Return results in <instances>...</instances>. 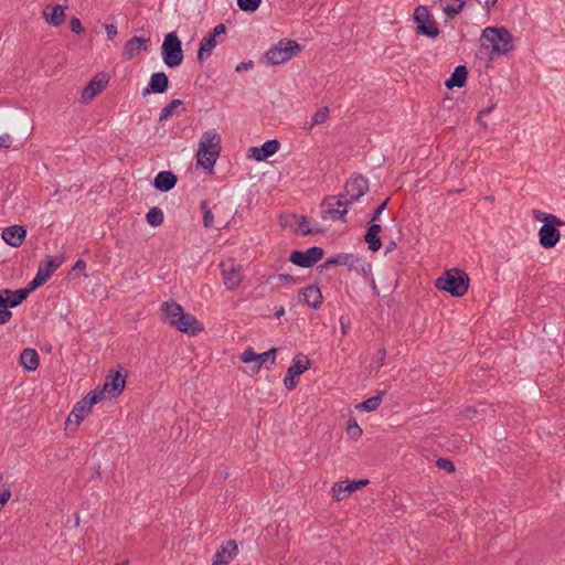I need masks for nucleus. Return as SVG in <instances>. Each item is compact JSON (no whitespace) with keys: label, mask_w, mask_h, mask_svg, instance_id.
I'll list each match as a JSON object with an SVG mask.
<instances>
[{"label":"nucleus","mask_w":565,"mask_h":565,"mask_svg":"<svg viewBox=\"0 0 565 565\" xmlns=\"http://www.w3.org/2000/svg\"><path fill=\"white\" fill-rule=\"evenodd\" d=\"M9 309L7 301L0 294V324H4L12 319V312Z\"/></svg>","instance_id":"37998d69"},{"label":"nucleus","mask_w":565,"mask_h":565,"mask_svg":"<svg viewBox=\"0 0 565 565\" xmlns=\"http://www.w3.org/2000/svg\"><path fill=\"white\" fill-rule=\"evenodd\" d=\"M477 414V409L473 406H467L462 411V416L466 419H472Z\"/></svg>","instance_id":"bf43d9fd"},{"label":"nucleus","mask_w":565,"mask_h":565,"mask_svg":"<svg viewBox=\"0 0 565 565\" xmlns=\"http://www.w3.org/2000/svg\"><path fill=\"white\" fill-rule=\"evenodd\" d=\"M26 236V228L22 225H11L2 231V239L12 247H20Z\"/></svg>","instance_id":"f3484780"},{"label":"nucleus","mask_w":565,"mask_h":565,"mask_svg":"<svg viewBox=\"0 0 565 565\" xmlns=\"http://www.w3.org/2000/svg\"><path fill=\"white\" fill-rule=\"evenodd\" d=\"M311 366V362L307 355L300 353L295 356L291 365L288 367V375H292L299 377L303 372H306Z\"/></svg>","instance_id":"bb28decb"},{"label":"nucleus","mask_w":565,"mask_h":565,"mask_svg":"<svg viewBox=\"0 0 565 565\" xmlns=\"http://www.w3.org/2000/svg\"><path fill=\"white\" fill-rule=\"evenodd\" d=\"M241 360L244 363H258V354L249 347L241 354Z\"/></svg>","instance_id":"de8ad7c7"},{"label":"nucleus","mask_w":565,"mask_h":565,"mask_svg":"<svg viewBox=\"0 0 565 565\" xmlns=\"http://www.w3.org/2000/svg\"><path fill=\"white\" fill-rule=\"evenodd\" d=\"M178 182V177L172 171H160L153 181V186L160 192L172 190Z\"/></svg>","instance_id":"412c9836"},{"label":"nucleus","mask_w":565,"mask_h":565,"mask_svg":"<svg viewBox=\"0 0 565 565\" xmlns=\"http://www.w3.org/2000/svg\"><path fill=\"white\" fill-rule=\"evenodd\" d=\"M298 225H299V228H300V232L302 235L307 236V235H310V234H316V233H321L322 231L320 228H311L309 226V222H308V218L303 215L299 216V222H298Z\"/></svg>","instance_id":"c03bdc74"},{"label":"nucleus","mask_w":565,"mask_h":565,"mask_svg":"<svg viewBox=\"0 0 565 565\" xmlns=\"http://www.w3.org/2000/svg\"><path fill=\"white\" fill-rule=\"evenodd\" d=\"M300 301H303L309 307L317 309L322 302V294L317 285H309L299 294Z\"/></svg>","instance_id":"aec40b11"},{"label":"nucleus","mask_w":565,"mask_h":565,"mask_svg":"<svg viewBox=\"0 0 565 565\" xmlns=\"http://www.w3.org/2000/svg\"><path fill=\"white\" fill-rule=\"evenodd\" d=\"M11 498V490L9 488L0 491V509L9 501Z\"/></svg>","instance_id":"6e6d98bb"},{"label":"nucleus","mask_w":565,"mask_h":565,"mask_svg":"<svg viewBox=\"0 0 565 565\" xmlns=\"http://www.w3.org/2000/svg\"><path fill=\"white\" fill-rule=\"evenodd\" d=\"M498 0H477L478 3L482 4L487 12H490L491 8L494 7Z\"/></svg>","instance_id":"0e129e2a"},{"label":"nucleus","mask_w":565,"mask_h":565,"mask_svg":"<svg viewBox=\"0 0 565 565\" xmlns=\"http://www.w3.org/2000/svg\"><path fill=\"white\" fill-rule=\"evenodd\" d=\"M276 353H277V349L275 348H271L269 349L268 351L264 352V353H260L258 354V363H256L252 370H253V373H258L259 370L262 369V365L268 361L270 359V362L271 364H275V361H276Z\"/></svg>","instance_id":"f704fd0d"},{"label":"nucleus","mask_w":565,"mask_h":565,"mask_svg":"<svg viewBox=\"0 0 565 565\" xmlns=\"http://www.w3.org/2000/svg\"><path fill=\"white\" fill-rule=\"evenodd\" d=\"M86 263L83 259H78L72 268V271L84 270Z\"/></svg>","instance_id":"69168bd1"},{"label":"nucleus","mask_w":565,"mask_h":565,"mask_svg":"<svg viewBox=\"0 0 565 565\" xmlns=\"http://www.w3.org/2000/svg\"><path fill=\"white\" fill-rule=\"evenodd\" d=\"M216 38L207 33L200 42L198 50V61L202 63L205 57L210 56L213 49L220 43Z\"/></svg>","instance_id":"cd10ccee"},{"label":"nucleus","mask_w":565,"mask_h":565,"mask_svg":"<svg viewBox=\"0 0 565 565\" xmlns=\"http://www.w3.org/2000/svg\"><path fill=\"white\" fill-rule=\"evenodd\" d=\"M63 257H52L47 256L44 260H42L39 265L38 273L33 280H31L28 287L31 290L39 288L44 285L53 273L62 265Z\"/></svg>","instance_id":"1a4fd4ad"},{"label":"nucleus","mask_w":565,"mask_h":565,"mask_svg":"<svg viewBox=\"0 0 565 565\" xmlns=\"http://www.w3.org/2000/svg\"><path fill=\"white\" fill-rule=\"evenodd\" d=\"M225 32H226L225 24L220 23L216 26H214V29L209 33L217 39V36H220L221 34H225Z\"/></svg>","instance_id":"13d9d810"},{"label":"nucleus","mask_w":565,"mask_h":565,"mask_svg":"<svg viewBox=\"0 0 565 565\" xmlns=\"http://www.w3.org/2000/svg\"><path fill=\"white\" fill-rule=\"evenodd\" d=\"M388 201H390V199H388V198H386V199H385V200H384V201H383V202H382V203H381V204H380V205L374 210V212H373V213H372V215H371V220H370V222H371V223H375V222L380 218L381 214H382V213H383V211L386 209Z\"/></svg>","instance_id":"09e8293b"},{"label":"nucleus","mask_w":565,"mask_h":565,"mask_svg":"<svg viewBox=\"0 0 565 565\" xmlns=\"http://www.w3.org/2000/svg\"><path fill=\"white\" fill-rule=\"evenodd\" d=\"M360 258L349 253H340L328 258V265L347 266L349 269H358Z\"/></svg>","instance_id":"b1692460"},{"label":"nucleus","mask_w":565,"mask_h":565,"mask_svg":"<svg viewBox=\"0 0 565 565\" xmlns=\"http://www.w3.org/2000/svg\"><path fill=\"white\" fill-rule=\"evenodd\" d=\"M161 311L163 319L167 320L171 326L173 320L183 317V308L174 301H166L161 305Z\"/></svg>","instance_id":"c85d7f7f"},{"label":"nucleus","mask_w":565,"mask_h":565,"mask_svg":"<svg viewBox=\"0 0 565 565\" xmlns=\"http://www.w3.org/2000/svg\"><path fill=\"white\" fill-rule=\"evenodd\" d=\"M12 138L10 135L4 134L0 136V149H8L11 147Z\"/></svg>","instance_id":"5fc2aeb1"},{"label":"nucleus","mask_w":565,"mask_h":565,"mask_svg":"<svg viewBox=\"0 0 565 565\" xmlns=\"http://www.w3.org/2000/svg\"><path fill=\"white\" fill-rule=\"evenodd\" d=\"M470 278L468 274L460 268L446 270L435 281V287L441 291L449 292L452 297H462L467 294Z\"/></svg>","instance_id":"7ed1b4c3"},{"label":"nucleus","mask_w":565,"mask_h":565,"mask_svg":"<svg viewBox=\"0 0 565 565\" xmlns=\"http://www.w3.org/2000/svg\"><path fill=\"white\" fill-rule=\"evenodd\" d=\"M297 379L298 377L288 375V373H286V376L284 379V384L288 391H291L297 386V384H298Z\"/></svg>","instance_id":"3c124183"},{"label":"nucleus","mask_w":565,"mask_h":565,"mask_svg":"<svg viewBox=\"0 0 565 565\" xmlns=\"http://www.w3.org/2000/svg\"><path fill=\"white\" fill-rule=\"evenodd\" d=\"M382 231V226L376 223H371L369 226L364 239L369 245V249L372 252H377L382 247V241L380 237V233Z\"/></svg>","instance_id":"393cba45"},{"label":"nucleus","mask_w":565,"mask_h":565,"mask_svg":"<svg viewBox=\"0 0 565 565\" xmlns=\"http://www.w3.org/2000/svg\"><path fill=\"white\" fill-rule=\"evenodd\" d=\"M212 565H226V561H221V555H214Z\"/></svg>","instance_id":"338daca9"},{"label":"nucleus","mask_w":565,"mask_h":565,"mask_svg":"<svg viewBox=\"0 0 565 565\" xmlns=\"http://www.w3.org/2000/svg\"><path fill=\"white\" fill-rule=\"evenodd\" d=\"M413 19L416 23L415 33L417 35H424L429 39H436L439 35L440 30L437 22L426 6L416 7Z\"/></svg>","instance_id":"6e6552de"},{"label":"nucleus","mask_w":565,"mask_h":565,"mask_svg":"<svg viewBox=\"0 0 565 565\" xmlns=\"http://www.w3.org/2000/svg\"><path fill=\"white\" fill-rule=\"evenodd\" d=\"M278 281L285 282V284H298L299 279L289 275V274H279L277 276Z\"/></svg>","instance_id":"603ef678"},{"label":"nucleus","mask_w":565,"mask_h":565,"mask_svg":"<svg viewBox=\"0 0 565 565\" xmlns=\"http://www.w3.org/2000/svg\"><path fill=\"white\" fill-rule=\"evenodd\" d=\"M302 46L295 40L282 39L264 55L268 65H279L300 53Z\"/></svg>","instance_id":"39448f33"},{"label":"nucleus","mask_w":565,"mask_h":565,"mask_svg":"<svg viewBox=\"0 0 565 565\" xmlns=\"http://www.w3.org/2000/svg\"><path fill=\"white\" fill-rule=\"evenodd\" d=\"M262 3V0H237V6L242 11L255 12Z\"/></svg>","instance_id":"79ce46f5"},{"label":"nucleus","mask_w":565,"mask_h":565,"mask_svg":"<svg viewBox=\"0 0 565 565\" xmlns=\"http://www.w3.org/2000/svg\"><path fill=\"white\" fill-rule=\"evenodd\" d=\"M108 77L104 72L97 73L89 83L83 88L82 99L84 103L90 102L106 87Z\"/></svg>","instance_id":"f8f14e48"},{"label":"nucleus","mask_w":565,"mask_h":565,"mask_svg":"<svg viewBox=\"0 0 565 565\" xmlns=\"http://www.w3.org/2000/svg\"><path fill=\"white\" fill-rule=\"evenodd\" d=\"M172 327L183 333L196 335L203 331L202 323L192 315L183 311V317L172 321Z\"/></svg>","instance_id":"4468645a"},{"label":"nucleus","mask_w":565,"mask_h":565,"mask_svg":"<svg viewBox=\"0 0 565 565\" xmlns=\"http://www.w3.org/2000/svg\"><path fill=\"white\" fill-rule=\"evenodd\" d=\"M362 429L355 418H350L347 425V435L350 439L358 440L362 436Z\"/></svg>","instance_id":"4c0bfd02"},{"label":"nucleus","mask_w":565,"mask_h":565,"mask_svg":"<svg viewBox=\"0 0 565 565\" xmlns=\"http://www.w3.org/2000/svg\"><path fill=\"white\" fill-rule=\"evenodd\" d=\"M65 7L61 4H56L52 7V12L49 13L47 10L43 11V15L45 17L46 22L52 26H60L65 21Z\"/></svg>","instance_id":"2f4dec72"},{"label":"nucleus","mask_w":565,"mask_h":565,"mask_svg":"<svg viewBox=\"0 0 565 565\" xmlns=\"http://www.w3.org/2000/svg\"><path fill=\"white\" fill-rule=\"evenodd\" d=\"M337 201L338 196H326L321 202V209L324 213L330 214L333 218H338L344 222L345 215L348 213V206H337Z\"/></svg>","instance_id":"6ab92c4d"},{"label":"nucleus","mask_w":565,"mask_h":565,"mask_svg":"<svg viewBox=\"0 0 565 565\" xmlns=\"http://www.w3.org/2000/svg\"><path fill=\"white\" fill-rule=\"evenodd\" d=\"M20 363L26 371H35L40 363V358L34 349H24L20 354Z\"/></svg>","instance_id":"7c9ffc66"},{"label":"nucleus","mask_w":565,"mask_h":565,"mask_svg":"<svg viewBox=\"0 0 565 565\" xmlns=\"http://www.w3.org/2000/svg\"><path fill=\"white\" fill-rule=\"evenodd\" d=\"M323 255L324 250L322 247L312 246L305 252L298 249L292 250L289 260L298 267L310 268L321 260Z\"/></svg>","instance_id":"9d476101"},{"label":"nucleus","mask_w":565,"mask_h":565,"mask_svg":"<svg viewBox=\"0 0 565 565\" xmlns=\"http://www.w3.org/2000/svg\"><path fill=\"white\" fill-rule=\"evenodd\" d=\"M238 547L234 540H228L216 551L215 555H221V561H226V565L237 555Z\"/></svg>","instance_id":"473e14b6"},{"label":"nucleus","mask_w":565,"mask_h":565,"mask_svg":"<svg viewBox=\"0 0 565 565\" xmlns=\"http://www.w3.org/2000/svg\"><path fill=\"white\" fill-rule=\"evenodd\" d=\"M382 395L383 392H380L377 395L364 399L363 402L356 405V408L363 412L375 411L381 404Z\"/></svg>","instance_id":"72a5a7b5"},{"label":"nucleus","mask_w":565,"mask_h":565,"mask_svg":"<svg viewBox=\"0 0 565 565\" xmlns=\"http://www.w3.org/2000/svg\"><path fill=\"white\" fill-rule=\"evenodd\" d=\"M169 87V77L164 72L151 74L148 85L142 90V96L150 94H162Z\"/></svg>","instance_id":"2eb2a0df"},{"label":"nucleus","mask_w":565,"mask_h":565,"mask_svg":"<svg viewBox=\"0 0 565 565\" xmlns=\"http://www.w3.org/2000/svg\"><path fill=\"white\" fill-rule=\"evenodd\" d=\"M396 248V243L394 241H391L386 245L385 253H390Z\"/></svg>","instance_id":"774afa93"},{"label":"nucleus","mask_w":565,"mask_h":565,"mask_svg":"<svg viewBox=\"0 0 565 565\" xmlns=\"http://www.w3.org/2000/svg\"><path fill=\"white\" fill-rule=\"evenodd\" d=\"M126 385V374H122L120 371L110 372L106 379L105 383L103 385V390L106 392V394L110 397H117L119 396Z\"/></svg>","instance_id":"ddd939ff"},{"label":"nucleus","mask_w":565,"mask_h":565,"mask_svg":"<svg viewBox=\"0 0 565 565\" xmlns=\"http://www.w3.org/2000/svg\"><path fill=\"white\" fill-rule=\"evenodd\" d=\"M436 466L439 469L446 470L449 473L456 471L455 463L451 460L447 459V458H438L436 460Z\"/></svg>","instance_id":"49530a36"},{"label":"nucleus","mask_w":565,"mask_h":565,"mask_svg":"<svg viewBox=\"0 0 565 565\" xmlns=\"http://www.w3.org/2000/svg\"><path fill=\"white\" fill-rule=\"evenodd\" d=\"M468 0H439L447 19H455L465 8Z\"/></svg>","instance_id":"c756f323"},{"label":"nucleus","mask_w":565,"mask_h":565,"mask_svg":"<svg viewBox=\"0 0 565 565\" xmlns=\"http://www.w3.org/2000/svg\"><path fill=\"white\" fill-rule=\"evenodd\" d=\"M90 408L92 407L88 406L84 399L77 402L74 405L73 411L71 412L70 416L67 417V420H66L67 427H71L72 425H74V427L76 428L81 424V422L84 419L85 415L90 411Z\"/></svg>","instance_id":"5701e85b"},{"label":"nucleus","mask_w":565,"mask_h":565,"mask_svg":"<svg viewBox=\"0 0 565 565\" xmlns=\"http://www.w3.org/2000/svg\"><path fill=\"white\" fill-rule=\"evenodd\" d=\"M468 78V68L465 65H458L449 78L445 81L447 88L463 87Z\"/></svg>","instance_id":"a878e982"},{"label":"nucleus","mask_w":565,"mask_h":565,"mask_svg":"<svg viewBox=\"0 0 565 565\" xmlns=\"http://www.w3.org/2000/svg\"><path fill=\"white\" fill-rule=\"evenodd\" d=\"M182 105V100L180 99H172L166 107L162 108L159 121L167 120L173 113L175 108Z\"/></svg>","instance_id":"a19ab883"},{"label":"nucleus","mask_w":565,"mask_h":565,"mask_svg":"<svg viewBox=\"0 0 565 565\" xmlns=\"http://www.w3.org/2000/svg\"><path fill=\"white\" fill-rule=\"evenodd\" d=\"M149 41L150 39L132 36L124 45L122 55L125 58L131 60L132 57L139 55L142 51L147 50V43Z\"/></svg>","instance_id":"a211bd4d"},{"label":"nucleus","mask_w":565,"mask_h":565,"mask_svg":"<svg viewBox=\"0 0 565 565\" xmlns=\"http://www.w3.org/2000/svg\"><path fill=\"white\" fill-rule=\"evenodd\" d=\"M369 191V180L354 173L344 184V193L338 196L337 206H349Z\"/></svg>","instance_id":"423d86ee"},{"label":"nucleus","mask_w":565,"mask_h":565,"mask_svg":"<svg viewBox=\"0 0 565 565\" xmlns=\"http://www.w3.org/2000/svg\"><path fill=\"white\" fill-rule=\"evenodd\" d=\"M481 46L492 49L497 55L508 54L513 50V36L511 32L503 26H488L482 31Z\"/></svg>","instance_id":"f03ea898"},{"label":"nucleus","mask_w":565,"mask_h":565,"mask_svg":"<svg viewBox=\"0 0 565 565\" xmlns=\"http://www.w3.org/2000/svg\"><path fill=\"white\" fill-rule=\"evenodd\" d=\"M31 291L32 290L29 287H25L14 291L10 289H1L0 294L7 301L9 308H15L28 298Z\"/></svg>","instance_id":"4be33fe9"},{"label":"nucleus","mask_w":565,"mask_h":565,"mask_svg":"<svg viewBox=\"0 0 565 565\" xmlns=\"http://www.w3.org/2000/svg\"><path fill=\"white\" fill-rule=\"evenodd\" d=\"M223 282L228 290H233L239 286L243 280L242 266L227 259L221 263Z\"/></svg>","instance_id":"9b49d317"},{"label":"nucleus","mask_w":565,"mask_h":565,"mask_svg":"<svg viewBox=\"0 0 565 565\" xmlns=\"http://www.w3.org/2000/svg\"><path fill=\"white\" fill-rule=\"evenodd\" d=\"M495 105H492L490 107H487L479 111L477 120L482 127H487V122L481 119V117L486 114H490L494 109Z\"/></svg>","instance_id":"4d7b16f0"},{"label":"nucleus","mask_w":565,"mask_h":565,"mask_svg":"<svg viewBox=\"0 0 565 565\" xmlns=\"http://www.w3.org/2000/svg\"><path fill=\"white\" fill-rule=\"evenodd\" d=\"M70 29L72 32L76 34H81L85 32L84 26L82 25V22L78 18L73 17L70 21Z\"/></svg>","instance_id":"8fccbe9b"},{"label":"nucleus","mask_w":565,"mask_h":565,"mask_svg":"<svg viewBox=\"0 0 565 565\" xmlns=\"http://www.w3.org/2000/svg\"><path fill=\"white\" fill-rule=\"evenodd\" d=\"M106 392L103 388L92 390L83 399L87 403L88 406H93L104 399Z\"/></svg>","instance_id":"58836bf2"},{"label":"nucleus","mask_w":565,"mask_h":565,"mask_svg":"<svg viewBox=\"0 0 565 565\" xmlns=\"http://www.w3.org/2000/svg\"><path fill=\"white\" fill-rule=\"evenodd\" d=\"M369 482L370 481L367 479L345 481V486H343L344 482H335L332 488L334 501H341L345 495L354 492L358 489L365 487L366 484H369Z\"/></svg>","instance_id":"dca6fc26"},{"label":"nucleus","mask_w":565,"mask_h":565,"mask_svg":"<svg viewBox=\"0 0 565 565\" xmlns=\"http://www.w3.org/2000/svg\"><path fill=\"white\" fill-rule=\"evenodd\" d=\"M372 266L370 263L361 262L358 264V269H355L359 273H362L363 276H369L371 274Z\"/></svg>","instance_id":"864d4df0"},{"label":"nucleus","mask_w":565,"mask_h":565,"mask_svg":"<svg viewBox=\"0 0 565 565\" xmlns=\"http://www.w3.org/2000/svg\"><path fill=\"white\" fill-rule=\"evenodd\" d=\"M201 210L203 213V224L206 228L214 227V215L212 210L209 207L206 201L201 202Z\"/></svg>","instance_id":"ea45409f"},{"label":"nucleus","mask_w":565,"mask_h":565,"mask_svg":"<svg viewBox=\"0 0 565 565\" xmlns=\"http://www.w3.org/2000/svg\"><path fill=\"white\" fill-rule=\"evenodd\" d=\"M146 220L151 226H159L163 223V212L161 209L154 206L148 211Z\"/></svg>","instance_id":"e433bc0d"},{"label":"nucleus","mask_w":565,"mask_h":565,"mask_svg":"<svg viewBox=\"0 0 565 565\" xmlns=\"http://www.w3.org/2000/svg\"><path fill=\"white\" fill-rule=\"evenodd\" d=\"M254 66V62L253 61H248V62H242L239 64L236 65V68L235 71L236 72H243L245 70H249Z\"/></svg>","instance_id":"e2e57ef3"},{"label":"nucleus","mask_w":565,"mask_h":565,"mask_svg":"<svg viewBox=\"0 0 565 565\" xmlns=\"http://www.w3.org/2000/svg\"><path fill=\"white\" fill-rule=\"evenodd\" d=\"M161 56L164 64L170 68L182 64L184 58L182 42L175 32L166 34L161 45Z\"/></svg>","instance_id":"0eeeda50"},{"label":"nucleus","mask_w":565,"mask_h":565,"mask_svg":"<svg viewBox=\"0 0 565 565\" xmlns=\"http://www.w3.org/2000/svg\"><path fill=\"white\" fill-rule=\"evenodd\" d=\"M252 154V157L256 160V161H264L266 160L264 157H260L262 156V151H260V147L257 148V147H252L249 148L248 150Z\"/></svg>","instance_id":"680f3d73"},{"label":"nucleus","mask_w":565,"mask_h":565,"mask_svg":"<svg viewBox=\"0 0 565 565\" xmlns=\"http://www.w3.org/2000/svg\"><path fill=\"white\" fill-rule=\"evenodd\" d=\"M280 148V142L277 139H270L265 141L262 147V156L265 159H268L269 157L274 156Z\"/></svg>","instance_id":"c9c22d12"},{"label":"nucleus","mask_w":565,"mask_h":565,"mask_svg":"<svg viewBox=\"0 0 565 565\" xmlns=\"http://www.w3.org/2000/svg\"><path fill=\"white\" fill-rule=\"evenodd\" d=\"M533 217L536 221L543 222L539 230V243L542 247L550 249L555 247L561 238V232L557 228L565 223L554 214L545 213L540 210H533Z\"/></svg>","instance_id":"f257e3e1"},{"label":"nucleus","mask_w":565,"mask_h":565,"mask_svg":"<svg viewBox=\"0 0 565 565\" xmlns=\"http://www.w3.org/2000/svg\"><path fill=\"white\" fill-rule=\"evenodd\" d=\"M329 117V109L327 107H322L320 108L313 116H312V119H311V124H310V128L316 126V125H320V124H323L326 122V120L328 119Z\"/></svg>","instance_id":"a18cd8bd"},{"label":"nucleus","mask_w":565,"mask_h":565,"mask_svg":"<svg viewBox=\"0 0 565 565\" xmlns=\"http://www.w3.org/2000/svg\"><path fill=\"white\" fill-rule=\"evenodd\" d=\"M106 34L109 40H114V38L117 35V26L115 24H106Z\"/></svg>","instance_id":"052dcab7"},{"label":"nucleus","mask_w":565,"mask_h":565,"mask_svg":"<svg viewBox=\"0 0 565 565\" xmlns=\"http://www.w3.org/2000/svg\"><path fill=\"white\" fill-rule=\"evenodd\" d=\"M221 151V137L216 132L206 131L203 134L199 150H198V164L205 169H211L216 162Z\"/></svg>","instance_id":"20e7f679"}]
</instances>
